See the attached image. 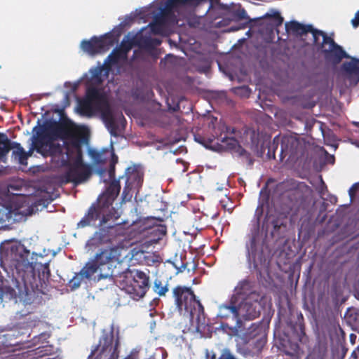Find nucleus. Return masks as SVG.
Segmentation results:
<instances>
[{
    "instance_id": "72a5a7b5",
    "label": "nucleus",
    "mask_w": 359,
    "mask_h": 359,
    "mask_svg": "<svg viewBox=\"0 0 359 359\" xmlns=\"http://www.w3.org/2000/svg\"><path fill=\"white\" fill-rule=\"evenodd\" d=\"M149 26L152 33L159 34L162 32L163 25L161 22L156 20L155 22L150 23Z\"/></svg>"
},
{
    "instance_id": "6ab92c4d",
    "label": "nucleus",
    "mask_w": 359,
    "mask_h": 359,
    "mask_svg": "<svg viewBox=\"0 0 359 359\" xmlns=\"http://www.w3.org/2000/svg\"><path fill=\"white\" fill-rule=\"evenodd\" d=\"M264 18L267 21L266 29L270 32H273V29L280 26L283 22V18L278 12H275L272 15L266 14Z\"/></svg>"
},
{
    "instance_id": "37998d69",
    "label": "nucleus",
    "mask_w": 359,
    "mask_h": 359,
    "mask_svg": "<svg viewBox=\"0 0 359 359\" xmlns=\"http://www.w3.org/2000/svg\"><path fill=\"white\" fill-rule=\"evenodd\" d=\"M81 107H82V110H83L86 112H90V111H91V109H92V107H91V104H90V101L84 102L82 104Z\"/></svg>"
},
{
    "instance_id": "13d9d810",
    "label": "nucleus",
    "mask_w": 359,
    "mask_h": 359,
    "mask_svg": "<svg viewBox=\"0 0 359 359\" xmlns=\"http://www.w3.org/2000/svg\"><path fill=\"white\" fill-rule=\"evenodd\" d=\"M121 117L123 118V119H125V117L123 115H121Z\"/></svg>"
},
{
    "instance_id": "20e7f679",
    "label": "nucleus",
    "mask_w": 359,
    "mask_h": 359,
    "mask_svg": "<svg viewBox=\"0 0 359 359\" xmlns=\"http://www.w3.org/2000/svg\"><path fill=\"white\" fill-rule=\"evenodd\" d=\"M264 297L257 292H250L243 300L238 305H234L231 301L229 304L222 305L219 307V316L222 318H228L230 314L236 320V327L241 328L242 320H253L257 318L263 309L264 304Z\"/></svg>"
},
{
    "instance_id": "bb28decb",
    "label": "nucleus",
    "mask_w": 359,
    "mask_h": 359,
    "mask_svg": "<svg viewBox=\"0 0 359 359\" xmlns=\"http://www.w3.org/2000/svg\"><path fill=\"white\" fill-rule=\"evenodd\" d=\"M168 282L163 283L161 279L156 278L153 284V291L159 297L165 296L166 293L169 291Z\"/></svg>"
},
{
    "instance_id": "8fccbe9b",
    "label": "nucleus",
    "mask_w": 359,
    "mask_h": 359,
    "mask_svg": "<svg viewBox=\"0 0 359 359\" xmlns=\"http://www.w3.org/2000/svg\"><path fill=\"white\" fill-rule=\"evenodd\" d=\"M351 358H353V359H357V358H358L357 350H354V351L351 353Z\"/></svg>"
},
{
    "instance_id": "f8f14e48",
    "label": "nucleus",
    "mask_w": 359,
    "mask_h": 359,
    "mask_svg": "<svg viewBox=\"0 0 359 359\" xmlns=\"http://www.w3.org/2000/svg\"><path fill=\"white\" fill-rule=\"evenodd\" d=\"M108 222H109L100 226L99 219L95 222V225L93 226H99L100 229L98 231L95 232L91 238L88 241L87 245L88 246L97 247L101 244L111 242L114 233L117 235L123 234V233L119 232L120 230H122L121 224L114 225L109 224L105 227L104 226L107 224Z\"/></svg>"
},
{
    "instance_id": "5701e85b",
    "label": "nucleus",
    "mask_w": 359,
    "mask_h": 359,
    "mask_svg": "<svg viewBox=\"0 0 359 359\" xmlns=\"http://www.w3.org/2000/svg\"><path fill=\"white\" fill-rule=\"evenodd\" d=\"M13 142L4 133H0V160L6 158L8 152L13 149Z\"/></svg>"
},
{
    "instance_id": "864d4df0",
    "label": "nucleus",
    "mask_w": 359,
    "mask_h": 359,
    "mask_svg": "<svg viewBox=\"0 0 359 359\" xmlns=\"http://www.w3.org/2000/svg\"><path fill=\"white\" fill-rule=\"evenodd\" d=\"M276 138H277V137H275V138L273 139V144H275V142H276Z\"/></svg>"
},
{
    "instance_id": "412c9836",
    "label": "nucleus",
    "mask_w": 359,
    "mask_h": 359,
    "mask_svg": "<svg viewBox=\"0 0 359 359\" xmlns=\"http://www.w3.org/2000/svg\"><path fill=\"white\" fill-rule=\"evenodd\" d=\"M13 152L12 155L15 158H18V161L22 165L27 164V161L30 155V153H27L25 149L21 147L20 143L13 142Z\"/></svg>"
},
{
    "instance_id": "2f4dec72",
    "label": "nucleus",
    "mask_w": 359,
    "mask_h": 359,
    "mask_svg": "<svg viewBox=\"0 0 359 359\" xmlns=\"http://www.w3.org/2000/svg\"><path fill=\"white\" fill-rule=\"evenodd\" d=\"M111 160L108 170L109 177L111 180L115 179V165L118 162V157L114 152L110 153Z\"/></svg>"
},
{
    "instance_id": "603ef678",
    "label": "nucleus",
    "mask_w": 359,
    "mask_h": 359,
    "mask_svg": "<svg viewBox=\"0 0 359 359\" xmlns=\"http://www.w3.org/2000/svg\"><path fill=\"white\" fill-rule=\"evenodd\" d=\"M8 214L11 215L10 217H11V215L13 214V212L11 210H9Z\"/></svg>"
},
{
    "instance_id": "9d476101",
    "label": "nucleus",
    "mask_w": 359,
    "mask_h": 359,
    "mask_svg": "<svg viewBox=\"0 0 359 359\" xmlns=\"http://www.w3.org/2000/svg\"><path fill=\"white\" fill-rule=\"evenodd\" d=\"M119 259L118 250L116 248H110L101 250L97 253L93 259L100 268V278L109 277H117L120 273L112 269V262Z\"/></svg>"
},
{
    "instance_id": "9b49d317",
    "label": "nucleus",
    "mask_w": 359,
    "mask_h": 359,
    "mask_svg": "<svg viewBox=\"0 0 359 359\" xmlns=\"http://www.w3.org/2000/svg\"><path fill=\"white\" fill-rule=\"evenodd\" d=\"M117 41L115 36L111 32L100 37L93 36L90 40H83L81 43L82 50L90 55L104 53L108 50Z\"/></svg>"
},
{
    "instance_id": "b1692460",
    "label": "nucleus",
    "mask_w": 359,
    "mask_h": 359,
    "mask_svg": "<svg viewBox=\"0 0 359 359\" xmlns=\"http://www.w3.org/2000/svg\"><path fill=\"white\" fill-rule=\"evenodd\" d=\"M100 273L99 266L92 259L88 262L86 266L81 270L80 276L85 278L89 279L96 273Z\"/></svg>"
},
{
    "instance_id": "473e14b6",
    "label": "nucleus",
    "mask_w": 359,
    "mask_h": 359,
    "mask_svg": "<svg viewBox=\"0 0 359 359\" xmlns=\"http://www.w3.org/2000/svg\"><path fill=\"white\" fill-rule=\"evenodd\" d=\"M142 254L144 253L142 252ZM143 258L144 259L147 264L148 265H152L161 262L160 257L154 254H149L147 255H143Z\"/></svg>"
},
{
    "instance_id": "4c0bfd02",
    "label": "nucleus",
    "mask_w": 359,
    "mask_h": 359,
    "mask_svg": "<svg viewBox=\"0 0 359 359\" xmlns=\"http://www.w3.org/2000/svg\"><path fill=\"white\" fill-rule=\"evenodd\" d=\"M87 95L88 99L92 100H99L101 97V95L97 91V90L95 88L88 90Z\"/></svg>"
},
{
    "instance_id": "423d86ee",
    "label": "nucleus",
    "mask_w": 359,
    "mask_h": 359,
    "mask_svg": "<svg viewBox=\"0 0 359 359\" xmlns=\"http://www.w3.org/2000/svg\"><path fill=\"white\" fill-rule=\"evenodd\" d=\"M259 233L252 232L250 236L249 243L246 244L248 262L255 271L262 276V273H268L269 269L270 260L264 252L263 248L259 243Z\"/></svg>"
},
{
    "instance_id": "79ce46f5",
    "label": "nucleus",
    "mask_w": 359,
    "mask_h": 359,
    "mask_svg": "<svg viewBox=\"0 0 359 359\" xmlns=\"http://www.w3.org/2000/svg\"><path fill=\"white\" fill-rule=\"evenodd\" d=\"M40 348H37L36 349L27 351L22 353L23 358H28L29 356H33L36 355L39 352H36Z\"/></svg>"
},
{
    "instance_id": "dca6fc26",
    "label": "nucleus",
    "mask_w": 359,
    "mask_h": 359,
    "mask_svg": "<svg viewBox=\"0 0 359 359\" xmlns=\"http://www.w3.org/2000/svg\"><path fill=\"white\" fill-rule=\"evenodd\" d=\"M347 79L357 85L359 83V59L352 58L350 62H345L341 66Z\"/></svg>"
},
{
    "instance_id": "f257e3e1",
    "label": "nucleus",
    "mask_w": 359,
    "mask_h": 359,
    "mask_svg": "<svg viewBox=\"0 0 359 359\" xmlns=\"http://www.w3.org/2000/svg\"><path fill=\"white\" fill-rule=\"evenodd\" d=\"M121 191L119 180H111L106 191L93 203L88 209L83 217L77 223V228L82 229L89 225H95L97 220H100L102 226L111 220L117 219L120 215L117 210L113 207L115 199Z\"/></svg>"
},
{
    "instance_id": "6e6552de",
    "label": "nucleus",
    "mask_w": 359,
    "mask_h": 359,
    "mask_svg": "<svg viewBox=\"0 0 359 359\" xmlns=\"http://www.w3.org/2000/svg\"><path fill=\"white\" fill-rule=\"evenodd\" d=\"M172 296L177 309L181 313L184 311L194 316V311L203 312V306L191 287L177 285L172 290Z\"/></svg>"
},
{
    "instance_id": "4d7b16f0",
    "label": "nucleus",
    "mask_w": 359,
    "mask_h": 359,
    "mask_svg": "<svg viewBox=\"0 0 359 359\" xmlns=\"http://www.w3.org/2000/svg\"><path fill=\"white\" fill-rule=\"evenodd\" d=\"M121 117L123 118V119H125V117L123 115H121Z\"/></svg>"
},
{
    "instance_id": "39448f33",
    "label": "nucleus",
    "mask_w": 359,
    "mask_h": 359,
    "mask_svg": "<svg viewBox=\"0 0 359 359\" xmlns=\"http://www.w3.org/2000/svg\"><path fill=\"white\" fill-rule=\"evenodd\" d=\"M123 278L121 284L123 289L134 300L144 297L149 289V276L140 270H129L120 273Z\"/></svg>"
},
{
    "instance_id": "f704fd0d",
    "label": "nucleus",
    "mask_w": 359,
    "mask_h": 359,
    "mask_svg": "<svg viewBox=\"0 0 359 359\" xmlns=\"http://www.w3.org/2000/svg\"><path fill=\"white\" fill-rule=\"evenodd\" d=\"M133 48V42L128 41H122L121 43V46L119 48H118L119 50H121V52L127 56L128 53Z\"/></svg>"
},
{
    "instance_id": "49530a36",
    "label": "nucleus",
    "mask_w": 359,
    "mask_h": 359,
    "mask_svg": "<svg viewBox=\"0 0 359 359\" xmlns=\"http://www.w3.org/2000/svg\"><path fill=\"white\" fill-rule=\"evenodd\" d=\"M236 93H239V91H241V92H244L245 93H248V95H249L250 93V89L248 86H242V87H239V88H236Z\"/></svg>"
},
{
    "instance_id": "5fc2aeb1",
    "label": "nucleus",
    "mask_w": 359,
    "mask_h": 359,
    "mask_svg": "<svg viewBox=\"0 0 359 359\" xmlns=\"http://www.w3.org/2000/svg\"><path fill=\"white\" fill-rule=\"evenodd\" d=\"M17 212L15 213V215L18 213V209H16Z\"/></svg>"
},
{
    "instance_id": "ddd939ff",
    "label": "nucleus",
    "mask_w": 359,
    "mask_h": 359,
    "mask_svg": "<svg viewBox=\"0 0 359 359\" xmlns=\"http://www.w3.org/2000/svg\"><path fill=\"white\" fill-rule=\"evenodd\" d=\"M65 167H68V170L64 175L65 181L72 182L75 185L87 180L91 175L90 166L84 164L83 161L70 163L69 165Z\"/></svg>"
},
{
    "instance_id": "c03bdc74",
    "label": "nucleus",
    "mask_w": 359,
    "mask_h": 359,
    "mask_svg": "<svg viewBox=\"0 0 359 359\" xmlns=\"http://www.w3.org/2000/svg\"><path fill=\"white\" fill-rule=\"evenodd\" d=\"M128 181H126V186L125 187L123 188V199H126L130 194V188L129 187V184H128Z\"/></svg>"
},
{
    "instance_id": "0eeeda50",
    "label": "nucleus",
    "mask_w": 359,
    "mask_h": 359,
    "mask_svg": "<svg viewBox=\"0 0 359 359\" xmlns=\"http://www.w3.org/2000/svg\"><path fill=\"white\" fill-rule=\"evenodd\" d=\"M311 29L309 32L312 34L313 43L320 46L321 50L327 58L332 59L335 63H339L342 59L349 57L342 47L336 43L326 33L313 27Z\"/></svg>"
},
{
    "instance_id": "f3484780",
    "label": "nucleus",
    "mask_w": 359,
    "mask_h": 359,
    "mask_svg": "<svg viewBox=\"0 0 359 359\" xmlns=\"http://www.w3.org/2000/svg\"><path fill=\"white\" fill-rule=\"evenodd\" d=\"M101 115L110 134L114 137L118 136V127L107 102L105 103V106L102 109Z\"/></svg>"
},
{
    "instance_id": "7c9ffc66",
    "label": "nucleus",
    "mask_w": 359,
    "mask_h": 359,
    "mask_svg": "<svg viewBox=\"0 0 359 359\" xmlns=\"http://www.w3.org/2000/svg\"><path fill=\"white\" fill-rule=\"evenodd\" d=\"M110 153L107 149H106L104 151L101 152L98 151H91L90 154L93 160L96 163L98 164H102L104 163L106 161L107 158L104 156L106 154H109L110 155Z\"/></svg>"
},
{
    "instance_id": "4be33fe9",
    "label": "nucleus",
    "mask_w": 359,
    "mask_h": 359,
    "mask_svg": "<svg viewBox=\"0 0 359 359\" xmlns=\"http://www.w3.org/2000/svg\"><path fill=\"white\" fill-rule=\"evenodd\" d=\"M34 149L42 156L46 157L48 150V142L45 141V137L42 133H39L38 137L33 142Z\"/></svg>"
},
{
    "instance_id": "bf43d9fd",
    "label": "nucleus",
    "mask_w": 359,
    "mask_h": 359,
    "mask_svg": "<svg viewBox=\"0 0 359 359\" xmlns=\"http://www.w3.org/2000/svg\"><path fill=\"white\" fill-rule=\"evenodd\" d=\"M273 158H275V154H273Z\"/></svg>"
},
{
    "instance_id": "a211bd4d",
    "label": "nucleus",
    "mask_w": 359,
    "mask_h": 359,
    "mask_svg": "<svg viewBox=\"0 0 359 359\" xmlns=\"http://www.w3.org/2000/svg\"><path fill=\"white\" fill-rule=\"evenodd\" d=\"M312 25H303L297 21H291L285 23V29L288 33H290L297 36L303 37L312 30Z\"/></svg>"
},
{
    "instance_id": "7ed1b4c3",
    "label": "nucleus",
    "mask_w": 359,
    "mask_h": 359,
    "mask_svg": "<svg viewBox=\"0 0 359 359\" xmlns=\"http://www.w3.org/2000/svg\"><path fill=\"white\" fill-rule=\"evenodd\" d=\"M34 256L36 255L33 253L31 256L30 251L24 245H15L11 248V259L25 284L34 279L36 270L39 279L43 281L48 280L50 276L49 263L34 262Z\"/></svg>"
},
{
    "instance_id": "e433bc0d",
    "label": "nucleus",
    "mask_w": 359,
    "mask_h": 359,
    "mask_svg": "<svg viewBox=\"0 0 359 359\" xmlns=\"http://www.w3.org/2000/svg\"><path fill=\"white\" fill-rule=\"evenodd\" d=\"M194 139L197 142L204 145L205 147H208V144H210L212 142V139L208 138V140H206L204 137L201 136V135H195Z\"/></svg>"
},
{
    "instance_id": "a19ab883",
    "label": "nucleus",
    "mask_w": 359,
    "mask_h": 359,
    "mask_svg": "<svg viewBox=\"0 0 359 359\" xmlns=\"http://www.w3.org/2000/svg\"><path fill=\"white\" fill-rule=\"evenodd\" d=\"M359 184L355 183L351 186V187L348 190L349 196L351 198H354L356 195V191Z\"/></svg>"
},
{
    "instance_id": "f03ea898",
    "label": "nucleus",
    "mask_w": 359,
    "mask_h": 359,
    "mask_svg": "<svg viewBox=\"0 0 359 359\" xmlns=\"http://www.w3.org/2000/svg\"><path fill=\"white\" fill-rule=\"evenodd\" d=\"M44 131L53 138L64 141V152L60 165H69L70 163L83 161L82 144L87 140L84 134L76 130L65 123L50 121L46 124Z\"/></svg>"
},
{
    "instance_id": "393cba45",
    "label": "nucleus",
    "mask_w": 359,
    "mask_h": 359,
    "mask_svg": "<svg viewBox=\"0 0 359 359\" xmlns=\"http://www.w3.org/2000/svg\"><path fill=\"white\" fill-rule=\"evenodd\" d=\"M221 141L223 143L226 144V148L230 150H233L238 148V151H239L240 155H245L250 156V154L242 148L234 137H228L226 135L223 137H221Z\"/></svg>"
},
{
    "instance_id": "2eb2a0df",
    "label": "nucleus",
    "mask_w": 359,
    "mask_h": 359,
    "mask_svg": "<svg viewBox=\"0 0 359 359\" xmlns=\"http://www.w3.org/2000/svg\"><path fill=\"white\" fill-rule=\"evenodd\" d=\"M302 149V144L299 139L293 136H283L280 144V159L283 160L286 156L294 158Z\"/></svg>"
},
{
    "instance_id": "4468645a",
    "label": "nucleus",
    "mask_w": 359,
    "mask_h": 359,
    "mask_svg": "<svg viewBox=\"0 0 359 359\" xmlns=\"http://www.w3.org/2000/svg\"><path fill=\"white\" fill-rule=\"evenodd\" d=\"M206 4L209 5L205 14L216 8H223L225 10L229 8L226 4L220 3L219 0H168L167 6L170 8L176 6L196 7Z\"/></svg>"
},
{
    "instance_id": "c85d7f7f",
    "label": "nucleus",
    "mask_w": 359,
    "mask_h": 359,
    "mask_svg": "<svg viewBox=\"0 0 359 359\" xmlns=\"http://www.w3.org/2000/svg\"><path fill=\"white\" fill-rule=\"evenodd\" d=\"M304 318L302 313L298 316L297 322L294 325H291V327L297 333L299 340L302 341L305 336Z\"/></svg>"
},
{
    "instance_id": "de8ad7c7",
    "label": "nucleus",
    "mask_w": 359,
    "mask_h": 359,
    "mask_svg": "<svg viewBox=\"0 0 359 359\" xmlns=\"http://www.w3.org/2000/svg\"><path fill=\"white\" fill-rule=\"evenodd\" d=\"M322 183H323V187L321 189V190L319 191V193L320 195H324L325 194V190H327V187L325 186L324 182L322 180Z\"/></svg>"
},
{
    "instance_id": "c9c22d12",
    "label": "nucleus",
    "mask_w": 359,
    "mask_h": 359,
    "mask_svg": "<svg viewBox=\"0 0 359 359\" xmlns=\"http://www.w3.org/2000/svg\"><path fill=\"white\" fill-rule=\"evenodd\" d=\"M84 277H81L79 274L76 275L73 277V278L69 281V285L72 289H76L78 288L81 283V280Z\"/></svg>"
},
{
    "instance_id": "09e8293b",
    "label": "nucleus",
    "mask_w": 359,
    "mask_h": 359,
    "mask_svg": "<svg viewBox=\"0 0 359 359\" xmlns=\"http://www.w3.org/2000/svg\"><path fill=\"white\" fill-rule=\"evenodd\" d=\"M349 338H350V341L351 342V344H355V339H356V335L355 334H351L350 336H349Z\"/></svg>"
},
{
    "instance_id": "58836bf2",
    "label": "nucleus",
    "mask_w": 359,
    "mask_h": 359,
    "mask_svg": "<svg viewBox=\"0 0 359 359\" xmlns=\"http://www.w3.org/2000/svg\"><path fill=\"white\" fill-rule=\"evenodd\" d=\"M218 359H236L229 349H224Z\"/></svg>"
},
{
    "instance_id": "a18cd8bd",
    "label": "nucleus",
    "mask_w": 359,
    "mask_h": 359,
    "mask_svg": "<svg viewBox=\"0 0 359 359\" xmlns=\"http://www.w3.org/2000/svg\"><path fill=\"white\" fill-rule=\"evenodd\" d=\"M351 24L355 28L359 26V11L355 13V18L351 20Z\"/></svg>"
},
{
    "instance_id": "1a4fd4ad",
    "label": "nucleus",
    "mask_w": 359,
    "mask_h": 359,
    "mask_svg": "<svg viewBox=\"0 0 359 359\" xmlns=\"http://www.w3.org/2000/svg\"><path fill=\"white\" fill-rule=\"evenodd\" d=\"M114 332L103 333L98 345L88 355V359H118L119 341L117 339L113 345Z\"/></svg>"
},
{
    "instance_id": "3c124183",
    "label": "nucleus",
    "mask_w": 359,
    "mask_h": 359,
    "mask_svg": "<svg viewBox=\"0 0 359 359\" xmlns=\"http://www.w3.org/2000/svg\"><path fill=\"white\" fill-rule=\"evenodd\" d=\"M147 359H155V357L154 355H152V356H150L149 358H148Z\"/></svg>"
},
{
    "instance_id": "6e6d98bb",
    "label": "nucleus",
    "mask_w": 359,
    "mask_h": 359,
    "mask_svg": "<svg viewBox=\"0 0 359 359\" xmlns=\"http://www.w3.org/2000/svg\"><path fill=\"white\" fill-rule=\"evenodd\" d=\"M121 117L123 118V119H125V117L123 115H121Z\"/></svg>"
},
{
    "instance_id": "ea45409f",
    "label": "nucleus",
    "mask_w": 359,
    "mask_h": 359,
    "mask_svg": "<svg viewBox=\"0 0 359 359\" xmlns=\"http://www.w3.org/2000/svg\"><path fill=\"white\" fill-rule=\"evenodd\" d=\"M139 353L140 349L134 348L130 351V354L124 359H140Z\"/></svg>"
},
{
    "instance_id": "aec40b11",
    "label": "nucleus",
    "mask_w": 359,
    "mask_h": 359,
    "mask_svg": "<svg viewBox=\"0 0 359 359\" xmlns=\"http://www.w3.org/2000/svg\"><path fill=\"white\" fill-rule=\"evenodd\" d=\"M229 8L227 10H226V11L227 12H230V14H231V19H229L228 20H224V23H222V22L220 21V22H217V25L219 26H221L222 25H228L229 24V20H233V21H236V22H238V21H240V20H245L247 19V13H246V11H245V9L243 8H238V9H236V10H234L233 11H230V7L226 5ZM219 10H223V8H219ZM224 11H225V9H224Z\"/></svg>"
},
{
    "instance_id": "cd10ccee",
    "label": "nucleus",
    "mask_w": 359,
    "mask_h": 359,
    "mask_svg": "<svg viewBox=\"0 0 359 359\" xmlns=\"http://www.w3.org/2000/svg\"><path fill=\"white\" fill-rule=\"evenodd\" d=\"M126 57L127 56L125 55L121 50H119L118 48H116L107 57L105 64H108L109 65H114L117 64L121 60L125 59Z\"/></svg>"
},
{
    "instance_id": "a878e982",
    "label": "nucleus",
    "mask_w": 359,
    "mask_h": 359,
    "mask_svg": "<svg viewBox=\"0 0 359 359\" xmlns=\"http://www.w3.org/2000/svg\"><path fill=\"white\" fill-rule=\"evenodd\" d=\"M48 150L47 156H51L53 158H62L64 152V143L60 144L59 143L48 142Z\"/></svg>"
},
{
    "instance_id": "c756f323",
    "label": "nucleus",
    "mask_w": 359,
    "mask_h": 359,
    "mask_svg": "<svg viewBox=\"0 0 359 359\" xmlns=\"http://www.w3.org/2000/svg\"><path fill=\"white\" fill-rule=\"evenodd\" d=\"M161 41L157 39H151L149 37L142 38L139 41L138 45L146 48H152L155 46H158Z\"/></svg>"
}]
</instances>
